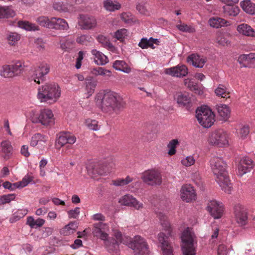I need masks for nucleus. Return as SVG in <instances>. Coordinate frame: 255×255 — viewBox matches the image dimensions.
<instances>
[{
  "label": "nucleus",
  "mask_w": 255,
  "mask_h": 255,
  "mask_svg": "<svg viewBox=\"0 0 255 255\" xmlns=\"http://www.w3.org/2000/svg\"><path fill=\"white\" fill-rule=\"evenodd\" d=\"M164 72L172 77L180 78L187 75L188 68L184 65H178L176 66L165 69Z\"/></svg>",
  "instance_id": "a211bd4d"
},
{
  "label": "nucleus",
  "mask_w": 255,
  "mask_h": 255,
  "mask_svg": "<svg viewBox=\"0 0 255 255\" xmlns=\"http://www.w3.org/2000/svg\"><path fill=\"white\" fill-rule=\"evenodd\" d=\"M143 181L148 185H160L162 182L161 175L159 171L154 169L145 171L142 174Z\"/></svg>",
  "instance_id": "9d476101"
},
{
  "label": "nucleus",
  "mask_w": 255,
  "mask_h": 255,
  "mask_svg": "<svg viewBox=\"0 0 255 255\" xmlns=\"http://www.w3.org/2000/svg\"><path fill=\"white\" fill-rule=\"evenodd\" d=\"M0 76L4 78L13 77L10 65L5 64L0 66Z\"/></svg>",
  "instance_id": "37998d69"
},
{
  "label": "nucleus",
  "mask_w": 255,
  "mask_h": 255,
  "mask_svg": "<svg viewBox=\"0 0 255 255\" xmlns=\"http://www.w3.org/2000/svg\"><path fill=\"white\" fill-rule=\"evenodd\" d=\"M209 143L213 145L223 147L228 144V134L223 129H220L213 132L208 139Z\"/></svg>",
  "instance_id": "1a4fd4ad"
},
{
  "label": "nucleus",
  "mask_w": 255,
  "mask_h": 255,
  "mask_svg": "<svg viewBox=\"0 0 255 255\" xmlns=\"http://www.w3.org/2000/svg\"><path fill=\"white\" fill-rule=\"evenodd\" d=\"M215 115L211 109L201 107L196 110V118L199 124L205 128L211 127L214 123Z\"/></svg>",
  "instance_id": "6e6552de"
},
{
  "label": "nucleus",
  "mask_w": 255,
  "mask_h": 255,
  "mask_svg": "<svg viewBox=\"0 0 255 255\" xmlns=\"http://www.w3.org/2000/svg\"><path fill=\"white\" fill-rule=\"evenodd\" d=\"M133 179L129 176H127L125 179L124 178H117L116 179L112 180V184L116 186H124L128 185L131 181Z\"/></svg>",
  "instance_id": "c03bdc74"
},
{
  "label": "nucleus",
  "mask_w": 255,
  "mask_h": 255,
  "mask_svg": "<svg viewBox=\"0 0 255 255\" xmlns=\"http://www.w3.org/2000/svg\"><path fill=\"white\" fill-rule=\"evenodd\" d=\"M69 218H77L80 214V208L76 207L74 210H71L67 212Z\"/></svg>",
  "instance_id": "338daca9"
},
{
  "label": "nucleus",
  "mask_w": 255,
  "mask_h": 255,
  "mask_svg": "<svg viewBox=\"0 0 255 255\" xmlns=\"http://www.w3.org/2000/svg\"><path fill=\"white\" fill-rule=\"evenodd\" d=\"M215 92L218 96H221L223 98L227 99L230 97V93L227 92L225 87L223 85H219Z\"/></svg>",
  "instance_id": "49530a36"
},
{
  "label": "nucleus",
  "mask_w": 255,
  "mask_h": 255,
  "mask_svg": "<svg viewBox=\"0 0 255 255\" xmlns=\"http://www.w3.org/2000/svg\"><path fill=\"white\" fill-rule=\"evenodd\" d=\"M50 28L66 30L69 28V25L65 19L53 17L51 18Z\"/></svg>",
  "instance_id": "4be33fe9"
},
{
  "label": "nucleus",
  "mask_w": 255,
  "mask_h": 255,
  "mask_svg": "<svg viewBox=\"0 0 255 255\" xmlns=\"http://www.w3.org/2000/svg\"><path fill=\"white\" fill-rule=\"evenodd\" d=\"M47 160L45 159H42L40 162L39 164V167L40 170V175L41 176H44L45 175L46 172V168L45 166L47 164Z\"/></svg>",
  "instance_id": "052dcab7"
},
{
  "label": "nucleus",
  "mask_w": 255,
  "mask_h": 255,
  "mask_svg": "<svg viewBox=\"0 0 255 255\" xmlns=\"http://www.w3.org/2000/svg\"><path fill=\"white\" fill-rule=\"evenodd\" d=\"M223 8L224 14L228 16H236L240 12L239 7L233 4H227Z\"/></svg>",
  "instance_id": "c9c22d12"
},
{
  "label": "nucleus",
  "mask_w": 255,
  "mask_h": 255,
  "mask_svg": "<svg viewBox=\"0 0 255 255\" xmlns=\"http://www.w3.org/2000/svg\"><path fill=\"white\" fill-rule=\"evenodd\" d=\"M234 214L237 222L240 226H243L248 222L246 209L242 205L238 204L234 207Z\"/></svg>",
  "instance_id": "4468645a"
},
{
  "label": "nucleus",
  "mask_w": 255,
  "mask_h": 255,
  "mask_svg": "<svg viewBox=\"0 0 255 255\" xmlns=\"http://www.w3.org/2000/svg\"><path fill=\"white\" fill-rule=\"evenodd\" d=\"M36 23L42 27H46L50 28L51 25V18L49 19L46 16H39L36 19Z\"/></svg>",
  "instance_id": "8fccbe9b"
},
{
  "label": "nucleus",
  "mask_w": 255,
  "mask_h": 255,
  "mask_svg": "<svg viewBox=\"0 0 255 255\" xmlns=\"http://www.w3.org/2000/svg\"><path fill=\"white\" fill-rule=\"evenodd\" d=\"M110 73V71L109 70H105L102 67H98L96 68H93L91 70V73L93 75L95 76H98V75H101L104 76L106 75V73Z\"/></svg>",
  "instance_id": "13d9d810"
},
{
  "label": "nucleus",
  "mask_w": 255,
  "mask_h": 255,
  "mask_svg": "<svg viewBox=\"0 0 255 255\" xmlns=\"http://www.w3.org/2000/svg\"><path fill=\"white\" fill-rule=\"evenodd\" d=\"M97 40L100 43H102L103 45L105 47H112V44L110 42L109 40L103 35L98 36L97 37Z\"/></svg>",
  "instance_id": "0e129e2a"
},
{
  "label": "nucleus",
  "mask_w": 255,
  "mask_h": 255,
  "mask_svg": "<svg viewBox=\"0 0 255 255\" xmlns=\"http://www.w3.org/2000/svg\"><path fill=\"white\" fill-rule=\"evenodd\" d=\"M207 209L215 219L221 218L224 211L223 204L216 200L210 201L208 204Z\"/></svg>",
  "instance_id": "f8f14e48"
},
{
  "label": "nucleus",
  "mask_w": 255,
  "mask_h": 255,
  "mask_svg": "<svg viewBox=\"0 0 255 255\" xmlns=\"http://www.w3.org/2000/svg\"><path fill=\"white\" fill-rule=\"evenodd\" d=\"M86 125L88 128L93 130H98L100 128L98 122L94 120H88L86 121Z\"/></svg>",
  "instance_id": "5fc2aeb1"
},
{
  "label": "nucleus",
  "mask_w": 255,
  "mask_h": 255,
  "mask_svg": "<svg viewBox=\"0 0 255 255\" xmlns=\"http://www.w3.org/2000/svg\"><path fill=\"white\" fill-rule=\"evenodd\" d=\"M17 25L19 27L26 31L32 30V24L27 21L19 20L17 22Z\"/></svg>",
  "instance_id": "6e6d98bb"
},
{
  "label": "nucleus",
  "mask_w": 255,
  "mask_h": 255,
  "mask_svg": "<svg viewBox=\"0 0 255 255\" xmlns=\"http://www.w3.org/2000/svg\"><path fill=\"white\" fill-rule=\"evenodd\" d=\"M95 101L103 112L108 114L117 112L125 106V102L118 94L109 90H102L98 93Z\"/></svg>",
  "instance_id": "f257e3e1"
},
{
  "label": "nucleus",
  "mask_w": 255,
  "mask_h": 255,
  "mask_svg": "<svg viewBox=\"0 0 255 255\" xmlns=\"http://www.w3.org/2000/svg\"><path fill=\"white\" fill-rule=\"evenodd\" d=\"M115 237L119 243L128 244L129 247L133 250L134 255H149L150 251L145 240L139 236H136L133 240L128 237L123 238L122 233L119 231L115 232Z\"/></svg>",
  "instance_id": "7ed1b4c3"
},
{
  "label": "nucleus",
  "mask_w": 255,
  "mask_h": 255,
  "mask_svg": "<svg viewBox=\"0 0 255 255\" xmlns=\"http://www.w3.org/2000/svg\"><path fill=\"white\" fill-rule=\"evenodd\" d=\"M31 180L32 177L30 175H27L25 176L22 181L13 184L8 181L4 182L3 183V186L5 189L12 191L16 188H23L26 186Z\"/></svg>",
  "instance_id": "412c9836"
},
{
  "label": "nucleus",
  "mask_w": 255,
  "mask_h": 255,
  "mask_svg": "<svg viewBox=\"0 0 255 255\" xmlns=\"http://www.w3.org/2000/svg\"><path fill=\"white\" fill-rule=\"evenodd\" d=\"M91 53L94 57V61L99 65H104L108 62V57L101 52L93 49L91 51Z\"/></svg>",
  "instance_id": "bb28decb"
},
{
  "label": "nucleus",
  "mask_w": 255,
  "mask_h": 255,
  "mask_svg": "<svg viewBox=\"0 0 255 255\" xmlns=\"http://www.w3.org/2000/svg\"><path fill=\"white\" fill-rule=\"evenodd\" d=\"M161 225L163 230L167 232L166 236L163 233H160L158 234V240L161 244L163 255H173V248L168 240V236H171L172 228L169 223L168 217L165 214L159 212L157 213Z\"/></svg>",
  "instance_id": "20e7f679"
},
{
  "label": "nucleus",
  "mask_w": 255,
  "mask_h": 255,
  "mask_svg": "<svg viewBox=\"0 0 255 255\" xmlns=\"http://www.w3.org/2000/svg\"><path fill=\"white\" fill-rule=\"evenodd\" d=\"M176 27L179 30L182 32L191 33L195 31L194 28L184 23L177 24Z\"/></svg>",
  "instance_id": "4d7b16f0"
},
{
  "label": "nucleus",
  "mask_w": 255,
  "mask_h": 255,
  "mask_svg": "<svg viewBox=\"0 0 255 255\" xmlns=\"http://www.w3.org/2000/svg\"><path fill=\"white\" fill-rule=\"evenodd\" d=\"M103 240L105 241V246L109 252L113 253L114 255H118L120 244L118 241L114 238L109 239L108 236L107 239Z\"/></svg>",
  "instance_id": "5701e85b"
},
{
  "label": "nucleus",
  "mask_w": 255,
  "mask_h": 255,
  "mask_svg": "<svg viewBox=\"0 0 255 255\" xmlns=\"http://www.w3.org/2000/svg\"><path fill=\"white\" fill-rule=\"evenodd\" d=\"M78 228L76 221H71L60 230V233L64 236H68L74 233Z\"/></svg>",
  "instance_id": "2f4dec72"
},
{
  "label": "nucleus",
  "mask_w": 255,
  "mask_h": 255,
  "mask_svg": "<svg viewBox=\"0 0 255 255\" xmlns=\"http://www.w3.org/2000/svg\"><path fill=\"white\" fill-rule=\"evenodd\" d=\"M85 90L89 95L91 96L94 92L97 86V82L94 80H89L85 81Z\"/></svg>",
  "instance_id": "a18cd8bd"
},
{
  "label": "nucleus",
  "mask_w": 255,
  "mask_h": 255,
  "mask_svg": "<svg viewBox=\"0 0 255 255\" xmlns=\"http://www.w3.org/2000/svg\"><path fill=\"white\" fill-rule=\"evenodd\" d=\"M238 32L243 35L255 37V30L246 23L239 24L237 28Z\"/></svg>",
  "instance_id": "393cba45"
},
{
  "label": "nucleus",
  "mask_w": 255,
  "mask_h": 255,
  "mask_svg": "<svg viewBox=\"0 0 255 255\" xmlns=\"http://www.w3.org/2000/svg\"><path fill=\"white\" fill-rule=\"evenodd\" d=\"M27 213V210L26 209L18 210L12 214L9 218V222L11 223H14L25 216Z\"/></svg>",
  "instance_id": "79ce46f5"
},
{
  "label": "nucleus",
  "mask_w": 255,
  "mask_h": 255,
  "mask_svg": "<svg viewBox=\"0 0 255 255\" xmlns=\"http://www.w3.org/2000/svg\"><path fill=\"white\" fill-rule=\"evenodd\" d=\"M181 198L183 201L189 203L195 201L196 194L193 186L186 184L182 186L180 190Z\"/></svg>",
  "instance_id": "2eb2a0df"
},
{
  "label": "nucleus",
  "mask_w": 255,
  "mask_h": 255,
  "mask_svg": "<svg viewBox=\"0 0 255 255\" xmlns=\"http://www.w3.org/2000/svg\"><path fill=\"white\" fill-rule=\"evenodd\" d=\"M60 95V88L57 84H46L38 88L37 97L41 102L55 103Z\"/></svg>",
  "instance_id": "39448f33"
},
{
  "label": "nucleus",
  "mask_w": 255,
  "mask_h": 255,
  "mask_svg": "<svg viewBox=\"0 0 255 255\" xmlns=\"http://www.w3.org/2000/svg\"><path fill=\"white\" fill-rule=\"evenodd\" d=\"M35 47L37 51H43L45 49V42L41 38H37L35 41Z\"/></svg>",
  "instance_id": "bf43d9fd"
},
{
  "label": "nucleus",
  "mask_w": 255,
  "mask_h": 255,
  "mask_svg": "<svg viewBox=\"0 0 255 255\" xmlns=\"http://www.w3.org/2000/svg\"><path fill=\"white\" fill-rule=\"evenodd\" d=\"M254 166L253 160L249 157L243 158L238 166V175L242 176L251 171Z\"/></svg>",
  "instance_id": "aec40b11"
},
{
  "label": "nucleus",
  "mask_w": 255,
  "mask_h": 255,
  "mask_svg": "<svg viewBox=\"0 0 255 255\" xmlns=\"http://www.w3.org/2000/svg\"><path fill=\"white\" fill-rule=\"evenodd\" d=\"M210 163L216 182L223 191L230 193L232 186L226 170V163L222 158L218 156L213 157Z\"/></svg>",
  "instance_id": "f03ea898"
},
{
  "label": "nucleus",
  "mask_w": 255,
  "mask_h": 255,
  "mask_svg": "<svg viewBox=\"0 0 255 255\" xmlns=\"http://www.w3.org/2000/svg\"><path fill=\"white\" fill-rule=\"evenodd\" d=\"M195 238L192 229L187 228L183 232L181 239L184 255H195Z\"/></svg>",
  "instance_id": "423d86ee"
},
{
  "label": "nucleus",
  "mask_w": 255,
  "mask_h": 255,
  "mask_svg": "<svg viewBox=\"0 0 255 255\" xmlns=\"http://www.w3.org/2000/svg\"><path fill=\"white\" fill-rule=\"evenodd\" d=\"M91 219L94 221H99L93 225L92 233L94 236L99 237L101 240L107 239L108 234L106 232L109 230V226L104 222L106 220L105 217L101 213H97L93 215Z\"/></svg>",
  "instance_id": "0eeeda50"
},
{
  "label": "nucleus",
  "mask_w": 255,
  "mask_h": 255,
  "mask_svg": "<svg viewBox=\"0 0 255 255\" xmlns=\"http://www.w3.org/2000/svg\"><path fill=\"white\" fill-rule=\"evenodd\" d=\"M119 203L122 205L132 207L138 210L143 208L142 203L129 194L122 196L119 200Z\"/></svg>",
  "instance_id": "dca6fc26"
},
{
  "label": "nucleus",
  "mask_w": 255,
  "mask_h": 255,
  "mask_svg": "<svg viewBox=\"0 0 255 255\" xmlns=\"http://www.w3.org/2000/svg\"><path fill=\"white\" fill-rule=\"evenodd\" d=\"M128 35V30L123 28L118 30L115 33V37L118 40L123 42L125 38Z\"/></svg>",
  "instance_id": "3c124183"
},
{
  "label": "nucleus",
  "mask_w": 255,
  "mask_h": 255,
  "mask_svg": "<svg viewBox=\"0 0 255 255\" xmlns=\"http://www.w3.org/2000/svg\"><path fill=\"white\" fill-rule=\"evenodd\" d=\"M113 67L117 70L121 71L126 73H129L131 71L130 67L123 60L115 61L113 63Z\"/></svg>",
  "instance_id": "f704fd0d"
},
{
  "label": "nucleus",
  "mask_w": 255,
  "mask_h": 255,
  "mask_svg": "<svg viewBox=\"0 0 255 255\" xmlns=\"http://www.w3.org/2000/svg\"><path fill=\"white\" fill-rule=\"evenodd\" d=\"M1 153L4 158L6 160L8 159L11 154L12 149V146L9 141H3L1 143Z\"/></svg>",
  "instance_id": "72a5a7b5"
},
{
  "label": "nucleus",
  "mask_w": 255,
  "mask_h": 255,
  "mask_svg": "<svg viewBox=\"0 0 255 255\" xmlns=\"http://www.w3.org/2000/svg\"><path fill=\"white\" fill-rule=\"evenodd\" d=\"M20 35L16 32H10L7 36V40L9 44L14 45L20 40Z\"/></svg>",
  "instance_id": "09e8293b"
},
{
  "label": "nucleus",
  "mask_w": 255,
  "mask_h": 255,
  "mask_svg": "<svg viewBox=\"0 0 255 255\" xmlns=\"http://www.w3.org/2000/svg\"><path fill=\"white\" fill-rule=\"evenodd\" d=\"M103 7L107 11L114 12L121 9L122 5L116 0H105L103 1Z\"/></svg>",
  "instance_id": "7c9ffc66"
},
{
  "label": "nucleus",
  "mask_w": 255,
  "mask_h": 255,
  "mask_svg": "<svg viewBox=\"0 0 255 255\" xmlns=\"http://www.w3.org/2000/svg\"><path fill=\"white\" fill-rule=\"evenodd\" d=\"M217 110L219 116L223 120H226L230 115V108L226 105L221 104L217 106Z\"/></svg>",
  "instance_id": "e433bc0d"
},
{
  "label": "nucleus",
  "mask_w": 255,
  "mask_h": 255,
  "mask_svg": "<svg viewBox=\"0 0 255 255\" xmlns=\"http://www.w3.org/2000/svg\"><path fill=\"white\" fill-rule=\"evenodd\" d=\"M76 138L69 132H63L59 134L55 141L57 148H60L66 143L73 144L76 142Z\"/></svg>",
  "instance_id": "f3484780"
},
{
  "label": "nucleus",
  "mask_w": 255,
  "mask_h": 255,
  "mask_svg": "<svg viewBox=\"0 0 255 255\" xmlns=\"http://www.w3.org/2000/svg\"><path fill=\"white\" fill-rule=\"evenodd\" d=\"M179 144V142L177 139H173L170 140L167 145V147L169 148L168 155L170 156L174 155L176 152L177 146Z\"/></svg>",
  "instance_id": "de8ad7c7"
},
{
  "label": "nucleus",
  "mask_w": 255,
  "mask_h": 255,
  "mask_svg": "<svg viewBox=\"0 0 255 255\" xmlns=\"http://www.w3.org/2000/svg\"><path fill=\"white\" fill-rule=\"evenodd\" d=\"M181 162L183 165L186 167H189L194 164L195 163V159L193 156L189 155L183 158L181 160Z\"/></svg>",
  "instance_id": "603ef678"
},
{
  "label": "nucleus",
  "mask_w": 255,
  "mask_h": 255,
  "mask_svg": "<svg viewBox=\"0 0 255 255\" xmlns=\"http://www.w3.org/2000/svg\"><path fill=\"white\" fill-rule=\"evenodd\" d=\"M52 7L53 9L59 12H67L69 10V7H71L67 4H64L63 2L61 1H54L53 3Z\"/></svg>",
  "instance_id": "a19ab883"
},
{
  "label": "nucleus",
  "mask_w": 255,
  "mask_h": 255,
  "mask_svg": "<svg viewBox=\"0 0 255 255\" xmlns=\"http://www.w3.org/2000/svg\"><path fill=\"white\" fill-rule=\"evenodd\" d=\"M38 121L44 126H51L54 123V116L50 110L44 109L41 111L36 122Z\"/></svg>",
  "instance_id": "6ab92c4d"
},
{
  "label": "nucleus",
  "mask_w": 255,
  "mask_h": 255,
  "mask_svg": "<svg viewBox=\"0 0 255 255\" xmlns=\"http://www.w3.org/2000/svg\"><path fill=\"white\" fill-rule=\"evenodd\" d=\"M136 10L141 14L146 15L148 13V10L145 6V3L139 2L136 6Z\"/></svg>",
  "instance_id": "e2e57ef3"
},
{
  "label": "nucleus",
  "mask_w": 255,
  "mask_h": 255,
  "mask_svg": "<svg viewBox=\"0 0 255 255\" xmlns=\"http://www.w3.org/2000/svg\"><path fill=\"white\" fill-rule=\"evenodd\" d=\"M240 6L246 12L250 14H255V3L250 0H244L241 1Z\"/></svg>",
  "instance_id": "473e14b6"
},
{
  "label": "nucleus",
  "mask_w": 255,
  "mask_h": 255,
  "mask_svg": "<svg viewBox=\"0 0 255 255\" xmlns=\"http://www.w3.org/2000/svg\"><path fill=\"white\" fill-rule=\"evenodd\" d=\"M209 23L211 26L219 28L222 26L229 25L230 22L221 17L215 16L209 19Z\"/></svg>",
  "instance_id": "c85d7f7f"
},
{
  "label": "nucleus",
  "mask_w": 255,
  "mask_h": 255,
  "mask_svg": "<svg viewBox=\"0 0 255 255\" xmlns=\"http://www.w3.org/2000/svg\"><path fill=\"white\" fill-rule=\"evenodd\" d=\"M113 166V164L112 163L108 166L105 164L98 165L96 167H94L92 169L93 177H95L96 174L103 175L110 172Z\"/></svg>",
  "instance_id": "c756f323"
},
{
  "label": "nucleus",
  "mask_w": 255,
  "mask_h": 255,
  "mask_svg": "<svg viewBox=\"0 0 255 255\" xmlns=\"http://www.w3.org/2000/svg\"><path fill=\"white\" fill-rule=\"evenodd\" d=\"M50 67L46 63H39L35 68L34 81L38 84L43 83L45 80L44 76L48 73Z\"/></svg>",
  "instance_id": "ddd939ff"
},
{
  "label": "nucleus",
  "mask_w": 255,
  "mask_h": 255,
  "mask_svg": "<svg viewBox=\"0 0 255 255\" xmlns=\"http://www.w3.org/2000/svg\"><path fill=\"white\" fill-rule=\"evenodd\" d=\"M15 15L14 11L10 7H0V18L13 17Z\"/></svg>",
  "instance_id": "58836bf2"
},
{
  "label": "nucleus",
  "mask_w": 255,
  "mask_h": 255,
  "mask_svg": "<svg viewBox=\"0 0 255 255\" xmlns=\"http://www.w3.org/2000/svg\"><path fill=\"white\" fill-rule=\"evenodd\" d=\"M74 38L73 37H68L64 38L60 40V47L65 51L68 50L72 48L74 43Z\"/></svg>",
  "instance_id": "4c0bfd02"
},
{
  "label": "nucleus",
  "mask_w": 255,
  "mask_h": 255,
  "mask_svg": "<svg viewBox=\"0 0 255 255\" xmlns=\"http://www.w3.org/2000/svg\"><path fill=\"white\" fill-rule=\"evenodd\" d=\"M216 40L219 44L222 46L227 45L230 43L229 40L222 34L219 35L217 37Z\"/></svg>",
  "instance_id": "69168bd1"
},
{
  "label": "nucleus",
  "mask_w": 255,
  "mask_h": 255,
  "mask_svg": "<svg viewBox=\"0 0 255 255\" xmlns=\"http://www.w3.org/2000/svg\"><path fill=\"white\" fill-rule=\"evenodd\" d=\"M10 67L13 77L19 75L24 69V65L20 61H17L14 64L10 65Z\"/></svg>",
  "instance_id": "ea45409f"
},
{
  "label": "nucleus",
  "mask_w": 255,
  "mask_h": 255,
  "mask_svg": "<svg viewBox=\"0 0 255 255\" xmlns=\"http://www.w3.org/2000/svg\"><path fill=\"white\" fill-rule=\"evenodd\" d=\"M206 61V58L195 54H192L187 58L188 62L198 68H202Z\"/></svg>",
  "instance_id": "b1692460"
},
{
  "label": "nucleus",
  "mask_w": 255,
  "mask_h": 255,
  "mask_svg": "<svg viewBox=\"0 0 255 255\" xmlns=\"http://www.w3.org/2000/svg\"><path fill=\"white\" fill-rule=\"evenodd\" d=\"M238 61L243 67L250 66V64L255 63V53L241 55L238 57Z\"/></svg>",
  "instance_id": "a878e982"
},
{
  "label": "nucleus",
  "mask_w": 255,
  "mask_h": 255,
  "mask_svg": "<svg viewBox=\"0 0 255 255\" xmlns=\"http://www.w3.org/2000/svg\"><path fill=\"white\" fill-rule=\"evenodd\" d=\"M175 99L180 106H186L191 103V98L186 92H177L175 95Z\"/></svg>",
  "instance_id": "cd10ccee"
},
{
  "label": "nucleus",
  "mask_w": 255,
  "mask_h": 255,
  "mask_svg": "<svg viewBox=\"0 0 255 255\" xmlns=\"http://www.w3.org/2000/svg\"><path fill=\"white\" fill-rule=\"evenodd\" d=\"M249 132V127L248 126H243L241 128L238 132L239 136L242 139H245L247 137Z\"/></svg>",
  "instance_id": "680f3d73"
},
{
  "label": "nucleus",
  "mask_w": 255,
  "mask_h": 255,
  "mask_svg": "<svg viewBox=\"0 0 255 255\" xmlns=\"http://www.w3.org/2000/svg\"><path fill=\"white\" fill-rule=\"evenodd\" d=\"M78 55L76 58V62L75 64V67L78 69L81 68L82 65V61L84 58V52L80 51L78 52Z\"/></svg>",
  "instance_id": "774afa93"
},
{
  "label": "nucleus",
  "mask_w": 255,
  "mask_h": 255,
  "mask_svg": "<svg viewBox=\"0 0 255 255\" xmlns=\"http://www.w3.org/2000/svg\"><path fill=\"white\" fill-rule=\"evenodd\" d=\"M91 39L92 37L89 35H82L77 38L76 42L79 44L87 45Z\"/></svg>",
  "instance_id": "864d4df0"
},
{
  "label": "nucleus",
  "mask_w": 255,
  "mask_h": 255,
  "mask_svg": "<svg viewBox=\"0 0 255 255\" xmlns=\"http://www.w3.org/2000/svg\"><path fill=\"white\" fill-rule=\"evenodd\" d=\"M78 25L82 30H91L97 26V20L92 15L80 14L78 17Z\"/></svg>",
  "instance_id": "9b49d317"
}]
</instances>
